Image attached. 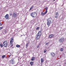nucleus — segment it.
Masks as SVG:
<instances>
[{"mask_svg": "<svg viewBox=\"0 0 66 66\" xmlns=\"http://www.w3.org/2000/svg\"><path fill=\"white\" fill-rule=\"evenodd\" d=\"M41 35H42V32L40 31H39L36 36L35 38L36 40L39 39L40 38Z\"/></svg>", "mask_w": 66, "mask_h": 66, "instance_id": "1", "label": "nucleus"}, {"mask_svg": "<svg viewBox=\"0 0 66 66\" xmlns=\"http://www.w3.org/2000/svg\"><path fill=\"white\" fill-rule=\"evenodd\" d=\"M47 26H50L51 22H53V20L51 18H50L47 20Z\"/></svg>", "mask_w": 66, "mask_h": 66, "instance_id": "2", "label": "nucleus"}, {"mask_svg": "<svg viewBox=\"0 0 66 66\" xmlns=\"http://www.w3.org/2000/svg\"><path fill=\"white\" fill-rule=\"evenodd\" d=\"M3 45L4 47H7L8 45V42L7 41H4L3 44Z\"/></svg>", "mask_w": 66, "mask_h": 66, "instance_id": "3", "label": "nucleus"}, {"mask_svg": "<svg viewBox=\"0 0 66 66\" xmlns=\"http://www.w3.org/2000/svg\"><path fill=\"white\" fill-rule=\"evenodd\" d=\"M37 14L35 12H32L31 13V16L32 17H36V16Z\"/></svg>", "mask_w": 66, "mask_h": 66, "instance_id": "4", "label": "nucleus"}, {"mask_svg": "<svg viewBox=\"0 0 66 66\" xmlns=\"http://www.w3.org/2000/svg\"><path fill=\"white\" fill-rule=\"evenodd\" d=\"M58 41L59 43H63V42L64 41V38H61L59 39L58 40Z\"/></svg>", "mask_w": 66, "mask_h": 66, "instance_id": "5", "label": "nucleus"}, {"mask_svg": "<svg viewBox=\"0 0 66 66\" xmlns=\"http://www.w3.org/2000/svg\"><path fill=\"white\" fill-rule=\"evenodd\" d=\"M13 38L12 37L10 41L11 46H13Z\"/></svg>", "mask_w": 66, "mask_h": 66, "instance_id": "6", "label": "nucleus"}, {"mask_svg": "<svg viewBox=\"0 0 66 66\" xmlns=\"http://www.w3.org/2000/svg\"><path fill=\"white\" fill-rule=\"evenodd\" d=\"M10 63L12 64H14L15 63V61L13 59H12L10 60Z\"/></svg>", "mask_w": 66, "mask_h": 66, "instance_id": "7", "label": "nucleus"}, {"mask_svg": "<svg viewBox=\"0 0 66 66\" xmlns=\"http://www.w3.org/2000/svg\"><path fill=\"white\" fill-rule=\"evenodd\" d=\"M13 16L14 18H16L17 16V14L16 13H14L13 14Z\"/></svg>", "mask_w": 66, "mask_h": 66, "instance_id": "8", "label": "nucleus"}, {"mask_svg": "<svg viewBox=\"0 0 66 66\" xmlns=\"http://www.w3.org/2000/svg\"><path fill=\"white\" fill-rule=\"evenodd\" d=\"M55 53L53 52H52L51 53V55L52 57H54L55 56Z\"/></svg>", "mask_w": 66, "mask_h": 66, "instance_id": "9", "label": "nucleus"}, {"mask_svg": "<svg viewBox=\"0 0 66 66\" xmlns=\"http://www.w3.org/2000/svg\"><path fill=\"white\" fill-rule=\"evenodd\" d=\"M5 18L6 19H8L9 18V14H7L5 16Z\"/></svg>", "mask_w": 66, "mask_h": 66, "instance_id": "10", "label": "nucleus"}, {"mask_svg": "<svg viewBox=\"0 0 66 66\" xmlns=\"http://www.w3.org/2000/svg\"><path fill=\"white\" fill-rule=\"evenodd\" d=\"M59 13L57 12H56V13L55 18H57L59 17Z\"/></svg>", "mask_w": 66, "mask_h": 66, "instance_id": "11", "label": "nucleus"}, {"mask_svg": "<svg viewBox=\"0 0 66 66\" xmlns=\"http://www.w3.org/2000/svg\"><path fill=\"white\" fill-rule=\"evenodd\" d=\"M54 36V35L52 34L50 35L49 36V38H52V37H53Z\"/></svg>", "mask_w": 66, "mask_h": 66, "instance_id": "12", "label": "nucleus"}, {"mask_svg": "<svg viewBox=\"0 0 66 66\" xmlns=\"http://www.w3.org/2000/svg\"><path fill=\"white\" fill-rule=\"evenodd\" d=\"M35 60V57H33L31 59V60L32 61H34Z\"/></svg>", "mask_w": 66, "mask_h": 66, "instance_id": "13", "label": "nucleus"}, {"mask_svg": "<svg viewBox=\"0 0 66 66\" xmlns=\"http://www.w3.org/2000/svg\"><path fill=\"white\" fill-rule=\"evenodd\" d=\"M34 63V62L33 61H31L30 62V64H31V65H32Z\"/></svg>", "mask_w": 66, "mask_h": 66, "instance_id": "14", "label": "nucleus"}, {"mask_svg": "<svg viewBox=\"0 0 66 66\" xmlns=\"http://www.w3.org/2000/svg\"><path fill=\"white\" fill-rule=\"evenodd\" d=\"M0 46L1 48L3 47V44H0Z\"/></svg>", "mask_w": 66, "mask_h": 66, "instance_id": "15", "label": "nucleus"}, {"mask_svg": "<svg viewBox=\"0 0 66 66\" xmlns=\"http://www.w3.org/2000/svg\"><path fill=\"white\" fill-rule=\"evenodd\" d=\"M44 59H43V58H42L41 59V63H43V62H44Z\"/></svg>", "mask_w": 66, "mask_h": 66, "instance_id": "16", "label": "nucleus"}, {"mask_svg": "<svg viewBox=\"0 0 66 66\" xmlns=\"http://www.w3.org/2000/svg\"><path fill=\"white\" fill-rule=\"evenodd\" d=\"M34 7V6H31V7L30 8V10H32V9H33Z\"/></svg>", "mask_w": 66, "mask_h": 66, "instance_id": "17", "label": "nucleus"}, {"mask_svg": "<svg viewBox=\"0 0 66 66\" xmlns=\"http://www.w3.org/2000/svg\"><path fill=\"white\" fill-rule=\"evenodd\" d=\"M64 50V49H63V48H61L60 49V51H61V52H62Z\"/></svg>", "mask_w": 66, "mask_h": 66, "instance_id": "18", "label": "nucleus"}, {"mask_svg": "<svg viewBox=\"0 0 66 66\" xmlns=\"http://www.w3.org/2000/svg\"><path fill=\"white\" fill-rule=\"evenodd\" d=\"M20 46L19 45H16V47H17V48H19V47H20Z\"/></svg>", "mask_w": 66, "mask_h": 66, "instance_id": "19", "label": "nucleus"}, {"mask_svg": "<svg viewBox=\"0 0 66 66\" xmlns=\"http://www.w3.org/2000/svg\"><path fill=\"white\" fill-rule=\"evenodd\" d=\"M5 57V55H4L2 56V59H4V58Z\"/></svg>", "mask_w": 66, "mask_h": 66, "instance_id": "20", "label": "nucleus"}, {"mask_svg": "<svg viewBox=\"0 0 66 66\" xmlns=\"http://www.w3.org/2000/svg\"><path fill=\"white\" fill-rule=\"evenodd\" d=\"M39 27H38L36 29V30H39Z\"/></svg>", "mask_w": 66, "mask_h": 66, "instance_id": "21", "label": "nucleus"}, {"mask_svg": "<svg viewBox=\"0 0 66 66\" xmlns=\"http://www.w3.org/2000/svg\"><path fill=\"white\" fill-rule=\"evenodd\" d=\"M48 8L47 7H46L45 9V10H46V11H47V10H48Z\"/></svg>", "mask_w": 66, "mask_h": 66, "instance_id": "22", "label": "nucleus"}, {"mask_svg": "<svg viewBox=\"0 0 66 66\" xmlns=\"http://www.w3.org/2000/svg\"><path fill=\"white\" fill-rule=\"evenodd\" d=\"M26 48H27V47H28V46H29V45L28 44H26Z\"/></svg>", "mask_w": 66, "mask_h": 66, "instance_id": "23", "label": "nucleus"}, {"mask_svg": "<svg viewBox=\"0 0 66 66\" xmlns=\"http://www.w3.org/2000/svg\"><path fill=\"white\" fill-rule=\"evenodd\" d=\"M46 51H47L46 50H45L44 51V53H46Z\"/></svg>", "mask_w": 66, "mask_h": 66, "instance_id": "24", "label": "nucleus"}, {"mask_svg": "<svg viewBox=\"0 0 66 66\" xmlns=\"http://www.w3.org/2000/svg\"><path fill=\"white\" fill-rule=\"evenodd\" d=\"M45 15H46V14L44 13H43L42 14V16H44Z\"/></svg>", "mask_w": 66, "mask_h": 66, "instance_id": "25", "label": "nucleus"}, {"mask_svg": "<svg viewBox=\"0 0 66 66\" xmlns=\"http://www.w3.org/2000/svg\"><path fill=\"white\" fill-rule=\"evenodd\" d=\"M47 11H46L44 13L46 14H47Z\"/></svg>", "mask_w": 66, "mask_h": 66, "instance_id": "26", "label": "nucleus"}, {"mask_svg": "<svg viewBox=\"0 0 66 66\" xmlns=\"http://www.w3.org/2000/svg\"><path fill=\"white\" fill-rule=\"evenodd\" d=\"M24 43L23 42V43L21 44L22 45H24Z\"/></svg>", "mask_w": 66, "mask_h": 66, "instance_id": "27", "label": "nucleus"}, {"mask_svg": "<svg viewBox=\"0 0 66 66\" xmlns=\"http://www.w3.org/2000/svg\"><path fill=\"white\" fill-rule=\"evenodd\" d=\"M3 28V27H0V30H1Z\"/></svg>", "mask_w": 66, "mask_h": 66, "instance_id": "28", "label": "nucleus"}, {"mask_svg": "<svg viewBox=\"0 0 66 66\" xmlns=\"http://www.w3.org/2000/svg\"><path fill=\"white\" fill-rule=\"evenodd\" d=\"M10 55H8V56H9V57H10V56H11V54L10 53Z\"/></svg>", "mask_w": 66, "mask_h": 66, "instance_id": "29", "label": "nucleus"}, {"mask_svg": "<svg viewBox=\"0 0 66 66\" xmlns=\"http://www.w3.org/2000/svg\"><path fill=\"white\" fill-rule=\"evenodd\" d=\"M4 33H6V30H5Z\"/></svg>", "mask_w": 66, "mask_h": 66, "instance_id": "30", "label": "nucleus"}, {"mask_svg": "<svg viewBox=\"0 0 66 66\" xmlns=\"http://www.w3.org/2000/svg\"><path fill=\"white\" fill-rule=\"evenodd\" d=\"M48 45V43H46V45Z\"/></svg>", "mask_w": 66, "mask_h": 66, "instance_id": "31", "label": "nucleus"}, {"mask_svg": "<svg viewBox=\"0 0 66 66\" xmlns=\"http://www.w3.org/2000/svg\"><path fill=\"white\" fill-rule=\"evenodd\" d=\"M43 14V12H41V15H42Z\"/></svg>", "mask_w": 66, "mask_h": 66, "instance_id": "32", "label": "nucleus"}, {"mask_svg": "<svg viewBox=\"0 0 66 66\" xmlns=\"http://www.w3.org/2000/svg\"><path fill=\"white\" fill-rule=\"evenodd\" d=\"M0 26H2V24L1 22H0Z\"/></svg>", "mask_w": 66, "mask_h": 66, "instance_id": "33", "label": "nucleus"}, {"mask_svg": "<svg viewBox=\"0 0 66 66\" xmlns=\"http://www.w3.org/2000/svg\"><path fill=\"white\" fill-rule=\"evenodd\" d=\"M27 44V45H29V43L28 42V43H27L26 44Z\"/></svg>", "mask_w": 66, "mask_h": 66, "instance_id": "34", "label": "nucleus"}, {"mask_svg": "<svg viewBox=\"0 0 66 66\" xmlns=\"http://www.w3.org/2000/svg\"><path fill=\"white\" fill-rule=\"evenodd\" d=\"M39 47V46L38 45V46H37V48H38Z\"/></svg>", "mask_w": 66, "mask_h": 66, "instance_id": "35", "label": "nucleus"}, {"mask_svg": "<svg viewBox=\"0 0 66 66\" xmlns=\"http://www.w3.org/2000/svg\"><path fill=\"white\" fill-rule=\"evenodd\" d=\"M62 47H63V48H64V46H63Z\"/></svg>", "mask_w": 66, "mask_h": 66, "instance_id": "36", "label": "nucleus"}, {"mask_svg": "<svg viewBox=\"0 0 66 66\" xmlns=\"http://www.w3.org/2000/svg\"><path fill=\"white\" fill-rule=\"evenodd\" d=\"M53 1H55V0H53Z\"/></svg>", "mask_w": 66, "mask_h": 66, "instance_id": "37", "label": "nucleus"}]
</instances>
